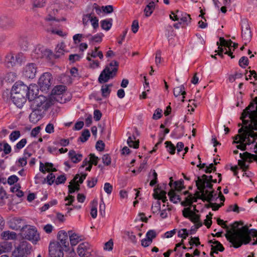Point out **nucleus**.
<instances>
[{"mask_svg": "<svg viewBox=\"0 0 257 257\" xmlns=\"http://www.w3.org/2000/svg\"><path fill=\"white\" fill-rule=\"evenodd\" d=\"M218 225L226 229L227 233L225 234L227 240L230 243V247L238 248L243 243L247 244L250 242V237L249 235L253 236L257 235V231L255 229L249 230L246 226H242L237 231L234 232L230 230L223 220L218 218L217 220Z\"/></svg>", "mask_w": 257, "mask_h": 257, "instance_id": "f257e3e1", "label": "nucleus"}, {"mask_svg": "<svg viewBox=\"0 0 257 257\" xmlns=\"http://www.w3.org/2000/svg\"><path fill=\"white\" fill-rule=\"evenodd\" d=\"M195 182L197 189L199 190V191L196 192L199 199H202L203 201H212L217 199V197L215 199L216 194L212 188V182L200 177H198Z\"/></svg>", "mask_w": 257, "mask_h": 257, "instance_id": "f03ea898", "label": "nucleus"}, {"mask_svg": "<svg viewBox=\"0 0 257 257\" xmlns=\"http://www.w3.org/2000/svg\"><path fill=\"white\" fill-rule=\"evenodd\" d=\"M118 65V62L114 60L106 65L99 75V82L100 83H106L109 79L114 78L116 75Z\"/></svg>", "mask_w": 257, "mask_h": 257, "instance_id": "7ed1b4c3", "label": "nucleus"}, {"mask_svg": "<svg viewBox=\"0 0 257 257\" xmlns=\"http://www.w3.org/2000/svg\"><path fill=\"white\" fill-rule=\"evenodd\" d=\"M22 236L26 239L36 244L40 239L39 233L36 227L26 225L21 232Z\"/></svg>", "mask_w": 257, "mask_h": 257, "instance_id": "20e7f679", "label": "nucleus"}, {"mask_svg": "<svg viewBox=\"0 0 257 257\" xmlns=\"http://www.w3.org/2000/svg\"><path fill=\"white\" fill-rule=\"evenodd\" d=\"M30 102L32 110H38V112L46 110L50 106V101L43 95H39Z\"/></svg>", "mask_w": 257, "mask_h": 257, "instance_id": "39448f33", "label": "nucleus"}, {"mask_svg": "<svg viewBox=\"0 0 257 257\" xmlns=\"http://www.w3.org/2000/svg\"><path fill=\"white\" fill-rule=\"evenodd\" d=\"M32 249L31 244L26 241L21 242L13 251L12 257H27Z\"/></svg>", "mask_w": 257, "mask_h": 257, "instance_id": "423d86ee", "label": "nucleus"}, {"mask_svg": "<svg viewBox=\"0 0 257 257\" xmlns=\"http://www.w3.org/2000/svg\"><path fill=\"white\" fill-rule=\"evenodd\" d=\"M77 253L80 257H97L96 252L87 242H82L78 245Z\"/></svg>", "mask_w": 257, "mask_h": 257, "instance_id": "0eeeda50", "label": "nucleus"}, {"mask_svg": "<svg viewBox=\"0 0 257 257\" xmlns=\"http://www.w3.org/2000/svg\"><path fill=\"white\" fill-rule=\"evenodd\" d=\"M32 56L36 59L45 58L51 59L53 57V53L51 50L44 46L38 45L33 50Z\"/></svg>", "mask_w": 257, "mask_h": 257, "instance_id": "6e6552de", "label": "nucleus"}, {"mask_svg": "<svg viewBox=\"0 0 257 257\" xmlns=\"http://www.w3.org/2000/svg\"><path fill=\"white\" fill-rule=\"evenodd\" d=\"M8 224L10 228L15 230H20L21 232L27 225L25 220L20 217H10L8 221Z\"/></svg>", "mask_w": 257, "mask_h": 257, "instance_id": "1a4fd4ad", "label": "nucleus"}, {"mask_svg": "<svg viewBox=\"0 0 257 257\" xmlns=\"http://www.w3.org/2000/svg\"><path fill=\"white\" fill-rule=\"evenodd\" d=\"M52 76L49 72L44 73L40 77L38 81L39 85L42 91L48 90L52 84Z\"/></svg>", "mask_w": 257, "mask_h": 257, "instance_id": "9d476101", "label": "nucleus"}, {"mask_svg": "<svg viewBox=\"0 0 257 257\" xmlns=\"http://www.w3.org/2000/svg\"><path fill=\"white\" fill-rule=\"evenodd\" d=\"M63 248L59 242H51L49 247L50 257H63Z\"/></svg>", "mask_w": 257, "mask_h": 257, "instance_id": "9b49d317", "label": "nucleus"}, {"mask_svg": "<svg viewBox=\"0 0 257 257\" xmlns=\"http://www.w3.org/2000/svg\"><path fill=\"white\" fill-rule=\"evenodd\" d=\"M241 36L244 41V45H246L251 39V33L250 26L246 20L241 21Z\"/></svg>", "mask_w": 257, "mask_h": 257, "instance_id": "f8f14e48", "label": "nucleus"}, {"mask_svg": "<svg viewBox=\"0 0 257 257\" xmlns=\"http://www.w3.org/2000/svg\"><path fill=\"white\" fill-rule=\"evenodd\" d=\"M37 72V67L36 64L31 63L28 64L24 68V75L29 79L35 77Z\"/></svg>", "mask_w": 257, "mask_h": 257, "instance_id": "ddd939ff", "label": "nucleus"}, {"mask_svg": "<svg viewBox=\"0 0 257 257\" xmlns=\"http://www.w3.org/2000/svg\"><path fill=\"white\" fill-rule=\"evenodd\" d=\"M27 95L11 92V97L14 103L19 108L22 107L26 101Z\"/></svg>", "mask_w": 257, "mask_h": 257, "instance_id": "4468645a", "label": "nucleus"}, {"mask_svg": "<svg viewBox=\"0 0 257 257\" xmlns=\"http://www.w3.org/2000/svg\"><path fill=\"white\" fill-rule=\"evenodd\" d=\"M21 56V54H18L16 57L12 53L8 54L5 58L6 65L8 67H13L17 62L18 63L21 62V60H20V57Z\"/></svg>", "mask_w": 257, "mask_h": 257, "instance_id": "2eb2a0df", "label": "nucleus"}, {"mask_svg": "<svg viewBox=\"0 0 257 257\" xmlns=\"http://www.w3.org/2000/svg\"><path fill=\"white\" fill-rule=\"evenodd\" d=\"M38 92L39 89L37 85L36 84H30L29 86L28 87L26 95L29 101L37 98L38 96H37Z\"/></svg>", "mask_w": 257, "mask_h": 257, "instance_id": "dca6fc26", "label": "nucleus"}, {"mask_svg": "<svg viewBox=\"0 0 257 257\" xmlns=\"http://www.w3.org/2000/svg\"><path fill=\"white\" fill-rule=\"evenodd\" d=\"M14 22L12 19L7 16L0 17V27L4 29H8L14 26Z\"/></svg>", "mask_w": 257, "mask_h": 257, "instance_id": "f3484780", "label": "nucleus"}, {"mask_svg": "<svg viewBox=\"0 0 257 257\" xmlns=\"http://www.w3.org/2000/svg\"><path fill=\"white\" fill-rule=\"evenodd\" d=\"M28 87L22 82H17L12 87L11 92L19 93V94L27 95Z\"/></svg>", "mask_w": 257, "mask_h": 257, "instance_id": "a211bd4d", "label": "nucleus"}, {"mask_svg": "<svg viewBox=\"0 0 257 257\" xmlns=\"http://www.w3.org/2000/svg\"><path fill=\"white\" fill-rule=\"evenodd\" d=\"M87 175V173L81 174V176H79V174H76L73 180L71 181H72V185L74 188L75 189V191H78L80 190V184H82L83 182V181L85 179L86 176Z\"/></svg>", "mask_w": 257, "mask_h": 257, "instance_id": "6ab92c4d", "label": "nucleus"}, {"mask_svg": "<svg viewBox=\"0 0 257 257\" xmlns=\"http://www.w3.org/2000/svg\"><path fill=\"white\" fill-rule=\"evenodd\" d=\"M68 232L64 230H60L57 234V238L59 240L57 242H59L60 245L67 248L69 246V242L68 241Z\"/></svg>", "mask_w": 257, "mask_h": 257, "instance_id": "aec40b11", "label": "nucleus"}, {"mask_svg": "<svg viewBox=\"0 0 257 257\" xmlns=\"http://www.w3.org/2000/svg\"><path fill=\"white\" fill-rule=\"evenodd\" d=\"M66 90V87L64 85H58L55 86L52 90L51 95L53 96V98L56 99L57 101L60 103L62 102V98L61 100H59L57 98L59 95H61Z\"/></svg>", "mask_w": 257, "mask_h": 257, "instance_id": "412c9836", "label": "nucleus"}, {"mask_svg": "<svg viewBox=\"0 0 257 257\" xmlns=\"http://www.w3.org/2000/svg\"><path fill=\"white\" fill-rule=\"evenodd\" d=\"M68 233L69 236L70 244L72 246L76 245L81 240V237L78 234L73 232L72 230L68 231Z\"/></svg>", "mask_w": 257, "mask_h": 257, "instance_id": "4be33fe9", "label": "nucleus"}, {"mask_svg": "<svg viewBox=\"0 0 257 257\" xmlns=\"http://www.w3.org/2000/svg\"><path fill=\"white\" fill-rule=\"evenodd\" d=\"M69 157L74 163L79 162L82 158V155L77 154L74 150H70L68 153Z\"/></svg>", "mask_w": 257, "mask_h": 257, "instance_id": "5701e85b", "label": "nucleus"}, {"mask_svg": "<svg viewBox=\"0 0 257 257\" xmlns=\"http://www.w3.org/2000/svg\"><path fill=\"white\" fill-rule=\"evenodd\" d=\"M41 118V111L32 110V112L29 115L30 121L34 123L37 122Z\"/></svg>", "mask_w": 257, "mask_h": 257, "instance_id": "b1692460", "label": "nucleus"}, {"mask_svg": "<svg viewBox=\"0 0 257 257\" xmlns=\"http://www.w3.org/2000/svg\"><path fill=\"white\" fill-rule=\"evenodd\" d=\"M130 136L127 140V144L130 147L137 149L139 147V140H136V138L134 136Z\"/></svg>", "mask_w": 257, "mask_h": 257, "instance_id": "393cba45", "label": "nucleus"}, {"mask_svg": "<svg viewBox=\"0 0 257 257\" xmlns=\"http://www.w3.org/2000/svg\"><path fill=\"white\" fill-rule=\"evenodd\" d=\"M19 44L23 51H27L29 46L28 39L25 36H21L19 39Z\"/></svg>", "mask_w": 257, "mask_h": 257, "instance_id": "a878e982", "label": "nucleus"}, {"mask_svg": "<svg viewBox=\"0 0 257 257\" xmlns=\"http://www.w3.org/2000/svg\"><path fill=\"white\" fill-rule=\"evenodd\" d=\"M1 236L5 240L14 239L17 237V234L15 232L9 230L3 231L1 234Z\"/></svg>", "mask_w": 257, "mask_h": 257, "instance_id": "bb28decb", "label": "nucleus"}, {"mask_svg": "<svg viewBox=\"0 0 257 257\" xmlns=\"http://www.w3.org/2000/svg\"><path fill=\"white\" fill-rule=\"evenodd\" d=\"M168 195L170 197V200L174 203H177L181 200L180 196L175 193V190L172 188L168 193Z\"/></svg>", "mask_w": 257, "mask_h": 257, "instance_id": "cd10ccee", "label": "nucleus"}, {"mask_svg": "<svg viewBox=\"0 0 257 257\" xmlns=\"http://www.w3.org/2000/svg\"><path fill=\"white\" fill-rule=\"evenodd\" d=\"M112 25V19H109L103 20L100 21V26L102 29L108 31Z\"/></svg>", "mask_w": 257, "mask_h": 257, "instance_id": "c85d7f7f", "label": "nucleus"}, {"mask_svg": "<svg viewBox=\"0 0 257 257\" xmlns=\"http://www.w3.org/2000/svg\"><path fill=\"white\" fill-rule=\"evenodd\" d=\"M64 44L61 43L60 44H58L56 48V53L55 54H53V57H54L55 58H58L61 55H63L64 52Z\"/></svg>", "mask_w": 257, "mask_h": 257, "instance_id": "c756f323", "label": "nucleus"}, {"mask_svg": "<svg viewBox=\"0 0 257 257\" xmlns=\"http://www.w3.org/2000/svg\"><path fill=\"white\" fill-rule=\"evenodd\" d=\"M155 9V3L154 1H151L146 6L144 10V12L146 17L150 16L153 13Z\"/></svg>", "mask_w": 257, "mask_h": 257, "instance_id": "7c9ffc66", "label": "nucleus"}, {"mask_svg": "<svg viewBox=\"0 0 257 257\" xmlns=\"http://www.w3.org/2000/svg\"><path fill=\"white\" fill-rule=\"evenodd\" d=\"M213 244L215 245H211V250H214L215 253H218V251H223L224 249L223 245L220 242L217 240H214Z\"/></svg>", "mask_w": 257, "mask_h": 257, "instance_id": "2f4dec72", "label": "nucleus"}, {"mask_svg": "<svg viewBox=\"0 0 257 257\" xmlns=\"http://www.w3.org/2000/svg\"><path fill=\"white\" fill-rule=\"evenodd\" d=\"M239 156H240V157L242 159H243V160H247V159H249V160L253 159L254 160H257V155H256L251 154L247 152H245L242 154L240 153Z\"/></svg>", "mask_w": 257, "mask_h": 257, "instance_id": "473e14b6", "label": "nucleus"}, {"mask_svg": "<svg viewBox=\"0 0 257 257\" xmlns=\"http://www.w3.org/2000/svg\"><path fill=\"white\" fill-rule=\"evenodd\" d=\"M112 86V84L104 85L101 87V91L103 97H107L110 93L111 90L109 87Z\"/></svg>", "mask_w": 257, "mask_h": 257, "instance_id": "72a5a7b5", "label": "nucleus"}, {"mask_svg": "<svg viewBox=\"0 0 257 257\" xmlns=\"http://www.w3.org/2000/svg\"><path fill=\"white\" fill-rule=\"evenodd\" d=\"M103 35L101 33L97 34L93 36H91L90 35V36L88 37L89 41L90 42H95V43H100L102 41V37Z\"/></svg>", "mask_w": 257, "mask_h": 257, "instance_id": "f704fd0d", "label": "nucleus"}, {"mask_svg": "<svg viewBox=\"0 0 257 257\" xmlns=\"http://www.w3.org/2000/svg\"><path fill=\"white\" fill-rule=\"evenodd\" d=\"M45 20L46 21V24L45 26V28L46 27H51L54 26V22H58V20H56V19L50 16H48L46 18Z\"/></svg>", "mask_w": 257, "mask_h": 257, "instance_id": "c9c22d12", "label": "nucleus"}, {"mask_svg": "<svg viewBox=\"0 0 257 257\" xmlns=\"http://www.w3.org/2000/svg\"><path fill=\"white\" fill-rule=\"evenodd\" d=\"M90 136V134L89 131L88 130H84L83 131L81 136L78 139V140H80L81 142L84 143L85 142Z\"/></svg>", "mask_w": 257, "mask_h": 257, "instance_id": "e433bc0d", "label": "nucleus"}, {"mask_svg": "<svg viewBox=\"0 0 257 257\" xmlns=\"http://www.w3.org/2000/svg\"><path fill=\"white\" fill-rule=\"evenodd\" d=\"M167 151L171 155H174L175 153L176 147L170 141H166L165 143Z\"/></svg>", "mask_w": 257, "mask_h": 257, "instance_id": "4c0bfd02", "label": "nucleus"}, {"mask_svg": "<svg viewBox=\"0 0 257 257\" xmlns=\"http://www.w3.org/2000/svg\"><path fill=\"white\" fill-rule=\"evenodd\" d=\"M27 142L26 139H23L19 142L15 146V150L16 152H18L20 150L23 148L26 145Z\"/></svg>", "mask_w": 257, "mask_h": 257, "instance_id": "58836bf2", "label": "nucleus"}, {"mask_svg": "<svg viewBox=\"0 0 257 257\" xmlns=\"http://www.w3.org/2000/svg\"><path fill=\"white\" fill-rule=\"evenodd\" d=\"M184 181L182 179L179 181H175L174 182V187L175 190L180 192L182 189L185 188L183 185Z\"/></svg>", "mask_w": 257, "mask_h": 257, "instance_id": "ea45409f", "label": "nucleus"}, {"mask_svg": "<svg viewBox=\"0 0 257 257\" xmlns=\"http://www.w3.org/2000/svg\"><path fill=\"white\" fill-rule=\"evenodd\" d=\"M220 42V45L221 46H224L225 47H227L229 49V51H230V47H232V45L233 43V42L229 40L228 41H226L223 38L220 37L219 39Z\"/></svg>", "mask_w": 257, "mask_h": 257, "instance_id": "a19ab883", "label": "nucleus"}, {"mask_svg": "<svg viewBox=\"0 0 257 257\" xmlns=\"http://www.w3.org/2000/svg\"><path fill=\"white\" fill-rule=\"evenodd\" d=\"M253 99H254V98ZM254 103L256 104L254 101V100H253V102H251L250 104L243 110L242 112V118H246L248 115L249 117V114L251 113V112H249L248 110L250 109V107H253Z\"/></svg>", "mask_w": 257, "mask_h": 257, "instance_id": "79ce46f5", "label": "nucleus"}, {"mask_svg": "<svg viewBox=\"0 0 257 257\" xmlns=\"http://www.w3.org/2000/svg\"><path fill=\"white\" fill-rule=\"evenodd\" d=\"M45 30L47 32H51L52 34H57L60 36H63V33L61 30H55L54 28V26L51 27L45 28Z\"/></svg>", "mask_w": 257, "mask_h": 257, "instance_id": "37998d69", "label": "nucleus"}, {"mask_svg": "<svg viewBox=\"0 0 257 257\" xmlns=\"http://www.w3.org/2000/svg\"><path fill=\"white\" fill-rule=\"evenodd\" d=\"M89 53H88L86 59L90 61V67L92 68H95L99 66V63L97 60H92L89 56Z\"/></svg>", "mask_w": 257, "mask_h": 257, "instance_id": "c03bdc74", "label": "nucleus"}, {"mask_svg": "<svg viewBox=\"0 0 257 257\" xmlns=\"http://www.w3.org/2000/svg\"><path fill=\"white\" fill-rule=\"evenodd\" d=\"M97 203V201L93 200V201H92V204L94 205V206H92L90 212L91 215L92 217L93 218H95L97 214V210L96 208Z\"/></svg>", "mask_w": 257, "mask_h": 257, "instance_id": "a18cd8bd", "label": "nucleus"}, {"mask_svg": "<svg viewBox=\"0 0 257 257\" xmlns=\"http://www.w3.org/2000/svg\"><path fill=\"white\" fill-rule=\"evenodd\" d=\"M21 136L20 132L19 131H13L10 135V140L14 142L17 140Z\"/></svg>", "mask_w": 257, "mask_h": 257, "instance_id": "49530a36", "label": "nucleus"}, {"mask_svg": "<svg viewBox=\"0 0 257 257\" xmlns=\"http://www.w3.org/2000/svg\"><path fill=\"white\" fill-rule=\"evenodd\" d=\"M190 220L195 223V224H197L199 222H201L200 220V215L195 214L193 211L191 214Z\"/></svg>", "mask_w": 257, "mask_h": 257, "instance_id": "de8ad7c7", "label": "nucleus"}, {"mask_svg": "<svg viewBox=\"0 0 257 257\" xmlns=\"http://www.w3.org/2000/svg\"><path fill=\"white\" fill-rule=\"evenodd\" d=\"M252 114V111H251V113L249 114V118L250 119L251 123H249L248 126H245L244 127L245 129H250L251 130H255L257 131V124H255V121H254L250 117V115Z\"/></svg>", "mask_w": 257, "mask_h": 257, "instance_id": "09e8293b", "label": "nucleus"}, {"mask_svg": "<svg viewBox=\"0 0 257 257\" xmlns=\"http://www.w3.org/2000/svg\"><path fill=\"white\" fill-rule=\"evenodd\" d=\"M239 65L242 68H245L246 66L248 65V58L245 56L241 57L239 60Z\"/></svg>", "mask_w": 257, "mask_h": 257, "instance_id": "8fccbe9b", "label": "nucleus"}, {"mask_svg": "<svg viewBox=\"0 0 257 257\" xmlns=\"http://www.w3.org/2000/svg\"><path fill=\"white\" fill-rule=\"evenodd\" d=\"M81 56L79 54H71L69 56V60L71 63H74L76 61H78L81 59Z\"/></svg>", "mask_w": 257, "mask_h": 257, "instance_id": "3c124183", "label": "nucleus"}, {"mask_svg": "<svg viewBox=\"0 0 257 257\" xmlns=\"http://www.w3.org/2000/svg\"><path fill=\"white\" fill-rule=\"evenodd\" d=\"M209 202L208 205L207 206V207H211L212 210L214 211H216L218 210L219 207L223 205V203H221V204H218L216 203H212L211 201H208Z\"/></svg>", "mask_w": 257, "mask_h": 257, "instance_id": "603ef678", "label": "nucleus"}, {"mask_svg": "<svg viewBox=\"0 0 257 257\" xmlns=\"http://www.w3.org/2000/svg\"><path fill=\"white\" fill-rule=\"evenodd\" d=\"M90 22H91L94 30H96L98 28V19L96 17L92 15Z\"/></svg>", "mask_w": 257, "mask_h": 257, "instance_id": "864d4df0", "label": "nucleus"}, {"mask_svg": "<svg viewBox=\"0 0 257 257\" xmlns=\"http://www.w3.org/2000/svg\"><path fill=\"white\" fill-rule=\"evenodd\" d=\"M45 0H35L33 1V6L35 8H42L45 4Z\"/></svg>", "mask_w": 257, "mask_h": 257, "instance_id": "5fc2aeb1", "label": "nucleus"}, {"mask_svg": "<svg viewBox=\"0 0 257 257\" xmlns=\"http://www.w3.org/2000/svg\"><path fill=\"white\" fill-rule=\"evenodd\" d=\"M185 87L184 85H181L180 86L176 87L174 89V95L175 97H177L181 94V92L183 90H184Z\"/></svg>", "mask_w": 257, "mask_h": 257, "instance_id": "6e6d98bb", "label": "nucleus"}, {"mask_svg": "<svg viewBox=\"0 0 257 257\" xmlns=\"http://www.w3.org/2000/svg\"><path fill=\"white\" fill-rule=\"evenodd\" d=\"M213 214L210 212L208 215L206 216V219L204 220V224L208 228H210L212 224V216Z\"/></svg>", "mask_w": 257, "mask_h": 257, "instance_id": "4d7b16f0", "label": "nucleus"}, {"mask_svg": "<svg viewBox=\"0 0 257 257\" xmlns=\"http://www.w3.org/2000/svg\"><path fill=\"white\" fill-rule=\"evenodd\" d=\"M189 233L187 230L185 228L180 230L178 232V236L183 239H186Z\"/></svg>", "mask_w": 257, "mask_h": 257, "instance_id": "13d9d810", "label": "nucleus"}, {"mask_svg": "<svg viewBox=\"0 0 257 257\" xmlns=\"http://www.w3.org/2000/svg\"><path fill=\"white\" fill-rule=\"evenodd\" d=\"M102 160L103 164L106 166H108L111 164V159L108 154L104 155L102 156Z\"/></svg>", "mask_w": 257, "mask_h": 257, "instance_id": "bf43d9fd", "label": "nucleus"}, {"mask_svg": "<svg viewBox=\"0 0 257 257\" xmlns=\"http://www.w3.org/2000/svg\"><path fill=\"white\" fill-rule=\"evenodd\" d=\"M89 157L90 164H91L92 165H97L99 159L93 154H90Z\"/></svg>", "mask_w": 257, "mask_h": 257, "instance_id": "052dcab7", "label": "nucleus"}, {"mask_svg": "<svg viewBox=\"0 0 257 257\" xmlns=\"http://www.w3.org/2000/svg\"><path fill=\"white\" fill-rule=\"evenodd\" d=\"M19 180V178L16 175H12L8 178L7 182L10 185H13L14 183L17 182Z\"/></svg>", "mask_w": 257, "mask_h": 257, "instance_id": "680f3d73", "label": "nucleus"}, {"mask_svg": "<svg viewBox=\"0 0 257 257\" xmlns=\"http://www.w3.org/2000/svg\"><path fill=\"white\" fill-rule=\"evenodd\" d=\"M157 236L156 232L154 230H150L146 233V237L149 239H152L155 238Z\"/></svg>", "mask_w": 257, "mask_h": 257, "instance_id": "e2e57ef3", "label": "nucleus"}, {"mask_svg": "<svg viewBox=\"0 0 257 257\" xmlns=\"http://www.w3.org/2000/svg\"><path fill=\"white\" fill-rule=\"evenodd\" d=\"M104 190L108 195L110 194L112 192L113 187L109 183H105L104 185Z\"/></svg>", "mask_w": 257, "mask_h": 257, "instance_id": "0e129e2a", "label": "nucleus"}, {"mask_svg": "<svg viewBox=\"0 0 257 257\" xmlns=\"http://www.w3.org/2000/svg\"><path fill=\"white\" fill-rule=\"evenodd\" d=\"M162 110L160 108H157L155 111V112L153 115V119H158L160 118L162 116Z\"/></svg>", "mask_w": 257, "mask_h": 257, "instance_id": "69168bd1", "label": "nucleus"}, {"mask_svg": "<svg viewBox=\"0 0 257 257\" xmlns=\"http://www.w3.org/2000/svg\"><path fill=\"white\" fill-rule=\"evenodd\" d=\"M166 193H166V192L165 191H161L160 192V194L158 195V198L156 199L162 200V201L164 203H165L168 200L167 198V197L166 196Z\"/></svg>", "mask_w": 257, "mask_h": 257, "instance_id": "338daca9", "label": "nucleus"}, {"mask_svg": "<svg viewBox=\"0 0 257 257\" xmlns=\"http://www.w3.org/2000/svg\"><path fill=\"white\" fill-rule=\"evenodd\" d=\"M192 211L190 207L186 208L182 211V214L184 217L185 218H188L190 219L191 214Z\"/></svg>", "mask_w": 257, "mask_h": 257, "instance_id": "774afa93", "label": "nucleus"}]
</instances>
